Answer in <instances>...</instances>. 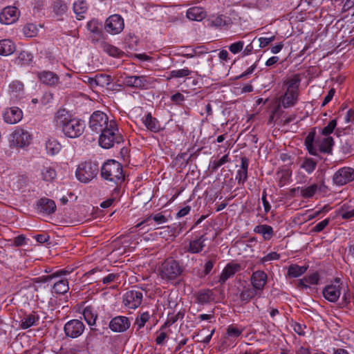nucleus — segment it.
<instances>
[{"label": "nucleus", "instance_id": "nucleus-1", "mask_svg": "<svg viewBox=\"0 0 354 354\" xmlns=\"http://www.w3.org/2000/svg\"><path fill=\"white\" fill-rule=\"evenodd\" d=\"M57 127L62 129L63 133L68 138H79L84 131V121L72 118L65 109H59L55 115Z\"/></svg>", "mask_w": 354, "mask_h": 354}, {"label": "nucleus", "instance_id": "nucleus-2", "mask_svg": "<svg viewBox=\"0 0 354 354\" xmlns=\"http://www.w3.org/2000/svg\"><path fill=\"white\" fill-rule=\"evenodd\" d=\"M101 176L115 184L123 181L124 176L122 165L115 160H108L101 167Z\"/></svg>", "mask_w": 354, "mask_h": 354}, {"label": "nucleus", "instance_id": "nucleus-3", "mask_svg": "<svg viewBox=\"0 0 354 354\" xmlns=\"http://www.w3.org/2000/svg\"><path fill=\"white\" fill-rule=\"evenodd\" d=\"M118 129L114 120H111L109 127L101 131L99 137V145L104 149H110L114 144H120L124 139L121 134L118 133Z\"/></svg>", "mask_w": 354, "mask_h": 354}, {"label": "nucleus", "instance_id": "nucleus-4", "mask_svg": "<svg viewBox=\"0 0 354 354\" xmlns=\"http://www.w3.org/2000/svg\"><path fill=\"white\" fill-rule=\"evenodd\" d=\"M184 271V267L177 260L172 257L167 258L162 263L160 274L162 279L174 280L177 279Z\"/></svg>", "mask_w": 354, "mask_h": 354}, {"label": "nucleus", "instance_id": "nucleus-5", "mask_svg": "<svg viewBox=\"0 0 354 354\" xmlns=\"http://www.w3.org/2000/svg\"><path fill=\"white\" fill-rule=\"evenodd\" d=\"M156 80L146 75H127L123 78L124 86L139 90H147L151 88Z\"/></svg>", "mask_w": 354, "mask_h": 354}, {"label": "nucleus", "instance_id": "nucleus-6", "mask_svg": "<svg viewBox=\"0 0 354 354\" xmlns=\"http://www.w3.org/2000/svg\"><path fill=\"white\" fill-rule=\"evenodd\" d=\"M99 171V167L96 162H84L79 165L75 176L82 183H88L93 179Z\"/></svg>", "mask_w": 354, "mask_h": 354}, {"label": "nucleus", "instance_id": "nucleus-7", "mask_svg": "<svg viewBox=\"0 0 354 354\" xmlns=\"http://www.w3.org/2000/svg\"><path fill=\"white\" fill-rule=\"evenodd\" d=\"M30 133L21 128H17L10 135L9 138L10 147L24 148L31 142Z\"/></svg>", "mask_w": 354, "mask_h": 354}, {"label": "nucleus", "instance_id": "nucleus-8", "mask_svg": "<svg viewBox=\"0 0 354 354\" xmlns=\"http://www.w3.org/2000/svg\"><path fill=\"white\" fill-rule=\"evenodd\" d=\"M110 124L111 120H109L106 113L100 111H96L90 116L88 127L91 131L98 133L108 129Z\"/></svg>", "mask_w": 354, "mask_h": 354}, {"label": "nucleus", "instance_id": "nucleus-9", "mask_svg": "<svg viewBox=\"0 0 354 354\" xmlns=\"http://www.w3.org/2000/svg\"><path fill=\"white\" fill-rule=\"evenodd\" d=\"M143 294L140 290L133 289L127 291L122 296V303L129 309L138 308L142 301Z\"/></svg>", "mask_w": 354, "mask_h": 354}, {"label": "nucleus", "instance_id": "nucleus-10", "mask_svg": "<svg viewBox=\"0 0 354 354\" xmlns=\"http://www.w3.org/2000/svg\"><path fill=\"white\" fill-rule=\"evenodd\" d=\"M84 323L76 319L67 322L64 327L66 336L73 339L80 337L84 333Z\"/></svg>", "mask_w": 354, "mask_h": 354}, {"label": "nucleus", "instance_id": "nucleus-11", "mask_svg": "<svg viewBox=\"0 0 354 354\" xmlns=\"http://www.w3.org/2000/svg\"><path fill=\"white\" fill-rule=\"evenodd\" d=\"M354 180V169L349 167L339 169L333 176V183L338 186L344 185Z\"/></svg>", "mask_w": 354, "mask_h": 354}, {"label": "nucleus", "instance_id": "nucleus-12", "mask_svg": "<svg viewBox=\"0 0 354 354\" xmlns=\"http://www.w3.org/2000/svg\"><path fill=\"white\" fill-rule=\"evenodd\" d=\"M124 28V20L119 15H113L108 17L105 21V30L111 34L117 35Z\"/></svg>", "mask_w": 354, "mask_h": 354}, {"label": "nucleus", "instance_id": "nucleus-13", "mask_svg": "<svg viewBox=\"0 0 354 354\" xmlns=\"http://www.w3.org/2000/svg\"><path fill=\"white\" fill-rule=\"evenodd\" d=\"M20 12L15 6H7L0 13V22L2 24L10 25L15 23L19 17Z\"/></svg>", "mask_w": 354, "mask_h": 354}, {"label": "nucleus", "instance_id": "nucleus-14", "mask_svg": "<svg viewBox=\"0 0 354 354\" xmlns=\"http://www.w3.org/2000/svg\"><path fill=\"white\" fill-rule=\"evenodd\" d=\"M206 233L201 234L200 236L196 237L189 242V244L185 248V251L191 254L201 253L205 247V241H207Z\"/></svg>", "mask_w": 354, "mask_h": 354}, {"label": "nucleus", "instance_id": "nucleus-15", "mask_svg": "<svg viewBox=\"0 0 354 354\" xmlns=\"http://www.w3.org/2000/svg\"><path fill=\"white\" fill-rule=\"evenodd\" d=\"M130 320L124 316H116L109 323V328L113 332L122 333L129 328Z\"/></svg>", "mask_w": 354, "mask_h": 354}, {"label": "nucleus", "instance_id": "nucleus-16", "mask_svg": "<svg viewBox=\"0 0 354 354\" xmlns=\"http://www.w3.org/2000/svg\"><path fill=\"white\" fill-rule=\"evenodd\" d=\"M3 118L6 123L15 124L21 121L23 118V112L19 108L12 106L3 111Z\"/></svg>", "mask_w": 354, "mask_h": 354}, {"label": "nucleus", "instance_id": "nucleus-17", "mask_svg": "<svg viewBox=\"0 0 354 354\" xmlns=\"http://www.w3.org/2000/svg\"><path fill=\"white\" fill-rule=\"evenodd\" d=\"M267 274L263 270L254 272L250 277L252 287L258 292H261L267 283Z\"/></svg>", "mask_w": 354, "mask_h": 354}, {"label": "nucleus", "instance_id": "nucleus-18", "mask_svg": "<svg viewBox=\"0 0 354 354\" xmlns=\"http://www.w3.org/2000/svg\"><path fill=\"white\" fill-rule=\"evenodd\" d=\"M37 77L43 84L50 86H55L59 82L58 75L53 71H43L38 72Z\"/></svg>", "mask_w": 354, "mask_h": 354}, {"label": "nucleus", "instance_id": "nucleus-19", "mask_svg": "<svg viewBox=\"0 0 354 354\" xmlns=\"http://www.w3.org/2000/svg\"><path fill=\"white\" fill-rule=\"evenodd\" d=\"M322 293L326 300L335 302L341 295V288L339 285H328L324 288Z\"/></svg>", "mask_w": 354, "mask_h": 354}, {"label": "nucleus", "instance_id": "nucleus-20", "mask_svg": "<svg viewBox=\"0 0 354 354\" xmlns=\"http://www.w3.org/2000/svg\"><path fill=\"white\" fill-rule=\"evenodd\" d=\"M38 211L46 214H51L56 210L54 201L48 198H41L37 203Z\"/></svg>", "mask_w": 354, "mask_h": 354}, {"label": "nucleus", "instance_id": "nucleus-21", "mask_svg": "<svg viewBox=\"0 0 354 354\" xmlns=\"http://www.w3.org/2000/svg\"><path fill=\"white\" fill-rule=\"evenodd\" d=\"M241 270V265L239 263H228L224 268L219 277V283H224L225 281Z\"/></svg>", "mask_w": 354, "mask_h": 354}, {"label": "nucleus", "instance_id": "nucleus-22", "mask_svg": "<svg viewBox=\"0 0 354 354\" xmlns=\"http://www.w3.org/2000/svg\"><path fill=\"white\" fill-rule=\"evenodd\" d=\"M249 160L246 157L241 158V168L236 171V180L239 185H243L248 180Z\"/></svg>", "mask_w": 354, "mask_h": 354}, {"label": "nucleus", "instance_id": "nucleus-23", "mask_svg": "<svg viewBox=\"0 0 354 354\" xmlns=\"http://www.w3.org/2000/svg\"><path fill=\"white\" fill-rule=\"evenodd\" d=\"M39 319V315L34 311L29 314H25L21 318L20 327L25 330L32 326H37Z\"/></svg>", "mask_w": 354, "mask_h": 354}, {"label": "nucleus", "instance_id": "nucleus-24", "mask_svg": "<svg viewBox=\"0 0 354 354\" xmlns=\"http://www.w3.org/2000/svg\"><path fill=\"white\" fill-rule=\"evenodd\" d=\"M297 97L298 93H292L286 90L285 93L280 97L279 101L284 108H288L294 106L297 103Z\"/></svg>", "mask_w": 354, "mask_h": 354}, {"label": "nucleus", "instance_id": "nucleus-25", "mask_svg": "<svg viewBox=\"0 0 354 354\" xmlns=\"http://www.w3.org/2000/svg\"><path fill=\"white\" fill-rule=\"evenodd\" d=\"M187 17L193 21H201L206 17V12L201 7H192L186 12Z\"/></svg>", "mask_w": 354, "mask_h": 354}, {"label": "nucleus", "instance_id": "nucleus-26", "mask_svg": "<svg viewBox=\"0 0 354 354\" xmlns=\"http://www.w3.org/2000/svg\"><path fill=\"white\" fill-rule=\"evenodd\" d=\"M254 232L262 235L265 241L270 240L274 234L273 228L270 225L266 224L257 225L254 229Z\"/></svg>", "mask_w": 354, "mask_h": 354}, {"label": "nucleus", "instance_id": "nucleus-27", "mask_svg": "<svg viewBox=\"0 0 354 354\" xmlns=\"http://www.w3.org/2000/svg\"><path fill=\"white\" fill-rule=\"evenodd\" d=\"M143 123L147 129L153 132H158L161 129L160 124L156 118L148 113L143 119Z\"/></svg>", "mask_w": 354, "mask_h": 354}, {"label": "nucleus", "instance_id": "nucleus-28", "mask_svg": "<svg viewBox=\"0 0 354 354\" xmlns=\"http://www.w3.org/2000/svg\"><path fill=\"white\" fill-rule=\"evenodd\" d=\"M15 50V44L10 39H2L0 41V55L8 56L12 54Z\"/></svg>", "mask_w": 354, "mask_h": 354}, {"label": "nucleus", "instance_id": "nucleus-29", "mask_svg": "<svg viewBox=\"0 0 354 354\" xmlns=\"http://www.w3.org/2000/svg\"><path fill=\"white\" fill-rule=\"evenodd\" d=\"M259 292L253 288L249 286H243L242 291L240 292L239 299L243 303H248Z\"/></svg>", "mask_w": 354, "mask_h": 354}, {"label": "nucleus", "instance_id": "nucleus-30", "mask_svg": "<svg viewBox=\"0 0 354 354\" xmlns=\"http://www.w3.org/2000/svg\"><path fill=\"white\" fill-rule=\"evenodd\" d=\"M82 315L88 325L93 326L95 324L97 315L93 307L86 306L84 309Z\"/></svg>", "mask_w": 354, "mask_h": 354}, {"label": "nucleus", "instance_id": "nucleus-31", "mask_svg": "<svg viewBox=\"0 0 354 354\" xmlns=\"http://www.w3.org/2000/svg\"><path fill=\"white\" fill-rule=\"evenodd\" d=\"M333 145V138L331 136H326L322 140L319 145L320 152L331 154Z\"/></svg>", "mask_w": 354, "mask_h": 354}, {"label": "nucleus", "instance_id": "nucleus-32", "mask_svg": "<svg viewBox=\"0 0 354 354\" xmlns=\"http://www.w3.org/2000/svg\"><path fill=\"white\" fill-rule=\"evenodd\" d=\"M100 47L102 50L112 57H121L124 53L117 47L112 46L106 42L102 41L100 43Z\"/></svg>", "mask_w": 354, "mask_h": 354}, {"label": "nucleus", "instance_id": "nucleus-33", "mask_svg": "<svg viewBox=\"0 0 354 354\" xmlns=\"http://www.w3.org/2000/svg\"><path fill=\"white\" fill-rule=\"evenodd\" d=\"M87 4L84 0H78L73 3V10L77 15V19L80 20L84 18V14L87 10Z\"/></svg>", "mask_w": 354, "mask_h": 354}, {"label": "nucleus", "instance_id": "nucleus-34", "mask_svg": "<svg viewBox=\"0 0 354 354\" xmlns=\"http://www.w3.org/2000/svg\"><path fill=\"white\" fill-rule=\"evenodd\" d=\"M213 299V292L210 290H200L196 295V300L198 304H205Z\"/></svg>", "mask_w": 354, "mask_h": 354}, {"label": "nucleus", "instance_id": "nucleus-35", "mask_svg": "<svg viewBox=\"0 0 354 354\" xmlns=\"http://www.w3.org/2000/svg\"><path fill=\"white\" fill-rule=\"evenodd\" d=\"M315 138V131H310L305 139V145L309 153L313 156L317 155V150L313 145Z\"/></svg>", "mask_w": 354, "mask_h": 354}, {"label": "nucleus", "instance_id": "nucleus-36", "mask_svg": "<svg viewBox=\"0 0 354 354\" xmlns=\"http://www.w3.org/2000/svg\"><path fill=\"white\" fill-rule=\"evenodd\" d=\"M53 291L57 294H65L69 290L67 279H61L56 281L53 287Z\"/></svg>", "mask_w": 354, "mask_h": 354}, {"label": "nucleus", "instance_id": "nucleus-37", "mask_svg": "<svg viewBox=\"0 0 354 354\" xmlns=\"http://www.w3.org/2000/svg\"><path fill=\"white\" fill-rule=\"evenodd\" d=\"M307 267L299 266L296 264H292L288 267V275L292 278H296L301 276L306 272Z\"/></svg>", "mask_w": 354, "mask_h": 354}, {"label": "nucleus", "instance_id": "nucleus-38", "mask_svg": "<svg viewBox=\"0 0 354 354\" xmlns=\"http://www.w3.org/2000/svg\"><path fill=\"white\" fill-rule=\"evenodd\" d=\"M209 22L213 26L221 27L230 24L231 23V19L225 15H220L216 17H212L209 20Z\"/></svg>", "mask_w": 354, "mask_h": 354}, {"label": "nucleus", "instance_id": "nucleus-39", "mask_svg": "<svg viewBox=\"0 0 354 354\" xmlns=\"http://www.w3.org/2000/svg\"><path fill=\"white\" fill-rule=\"evenodd\" d=\"M47 153L52 156L57 154L61 149V145L55 139L48 140L46 143Z\"/></svg>", "mask_w": 354, "mask_h": 354}, {"label": "nucleus", "instance_id": "nucleus-40", "mask_svg": "<svg viewBox=\"0 0 354 354\" xmlns=\"http://www.w3.org/2000/svg\"><path fill=\"white\" fill-rule=\"evenodd\" d=\"M301 79L298 75H295L292 78L286 82L287 91L290 92L298 93L299 86L300 84Z\"/></svg>", "mask_w": 354, "mask_h": 354}, {"label": "nucleus", "instance_id": "nucleus-41", "mask_svg": "<svg viewBox=\"0 0 354 354\" xmlns=\"http://www.w3.org/2000/svg\"><path fill=\"white\" fill-rule=\"evenodd\" d=\"M95 76L96 87H105L109 86L112 82V78L110 75L106 74H97Z\"/></svg>", "mask_w": 354, "mask_h": 354}, {"label": "nucleus", "instance_id": "nucleus-42", "mask_svg": "<svg viewBox=\"0 0 354 354\" xmlns=\"http://www.w3.org/2000/svg\"><path fill=\"white\" fill-rule=\"evenodd\" d=\"M41 174L42 179L48 182L53 181L57 176L55 170L50 167H44L41 169Z\"/></svg>", "mask_w": 354, "mask_h": 354}, {"label": "nucleus", "instance_id": "nucleus-43", "mask_svg": "<svg viewBox=\"0 0 354 354\" xmlns=\"http://www.w3.org/2000/svg\"><path fill=\"white\" fill-rule=\"evenodd\" d=\"M192 71L188 68H184L178 70H173L169 72L167 80L173 78H181L189 76Z\"/></svg>", "mask_w": 354, "mask_h": 354}, {"label": "nucleus", "instance_id": "nucleus-44", "mask_svg": "<svg viewBox=\"0 0 354 354\" xmlns=\"http://www.w3.org/2000/svg\"><path fill=\"white\" fill-rule=\"evenodd\" d=\"M9 91L15 97L20 96L24 92V84L19 81H14L9 85Z\"/></svg>", "mask_w": 354, "mask_h": 354}, {"label": "nucleus", "instance_id": "nucleus-45", "mask_svg": "<svg viewBox=\"0 0 354 354\" xmlns=\"http://www.w3.org/2000/svg\"><path fill=\"white\" fill-rule=\"evenodd\" d=\"M52 6L57 15H62L67 10V6L62 0H55Z\"/></svg>", "mask_w": 354, "mask_h": 354}, {"label": "nucleus", "instance_id": "nucleus-46", "mask_svg": "<svg viewBox=\"0 0 354 354\" xmlns=\"http://www.w3.org/2000/svg\"><path fill=\"white\" fill-rule=\"evenodd\" d=\"M32 56L28 51H21L16 58L15 62L18 65L28 64L32 60Z\"/></svg>", "mask_w": 354, "mask_h": 354}, {"label": "nucleus", "instance_id": "nucleus-47", "mask_svg": "<svg viewBox=\"0 0 354 354\" xmlns=\"http://www.w3.org/2000/svg\"><path fill=\"white\" fill-rule=\"evenodd\" d=\"M318 190V185L313 184L307 187L301 188V196L305 198H311Z\"/></svg>", "mask_w": 354, "mask_h": 354}, {"label": "nucleus", "instance_id": "nucleus-48", "mask_svg": "<svg viewBox=\"0 0 354 354\" xmlns=\"http://www.w3.org/2000/svg\"><path fill=\"white\" fill-rule=\"evenodd\" d=\"M317 162L313 158H306L301 165V168L304 169L307 173H312L316 168Z\"/></svg>", "mask_w": 354, "mask_h": 354}, {"label": "nucleus", "instance_id": "nucleus-49", "mask_svg": "<svg viewBox=\"0 0 354 354\" xmlns=\"http://www.w3.org/2000/svg\"><path fill=\"white\" fill-rule=\"evenodd\" d=\"M151 220H153L157 224H162L167 221V218L160 213L154 215L151 214L146 218L142 223L138 224L137 226L138 227L143 223H148Z\"/></svg>", "mask_w": 354, "mask_h": 354}, {"label": "nucleus", "instance_id": "nucleus-50", "mask_svg": "<svg viewBox=\"0 0 354 354\" xmlns=\"http://www.w3.org/2000/svg\"><path fill=\"white\" fill-rule=\"evenodd\" d=\"M71 272H72V269H71V268L70 269L65 268V269H62V270H57L55 272L53 273L52 274H49V275L44 277L43 281L48 282V281L52 280L53 279L67 275V274H70Z\"/></svg>", "mask_w": 354, "mask_h": 354}, {"label": "nucleus", "instance_id": "nucleus-51", "mask_svg": "<svg viewBox=\"0 0 354 354\" xmlns=\"http://www.w3.org/2000/svg\"><path fill=\"white\" fill-rule=\"evenodd\" d=\"M38 29L37 26L33 24H27L23 28V32L27 37H35L37 34Z\"/></svg>", "mask_w": 354, "mask_h": 354}, {"label": "nucleus", "instance_id": "nucleus-52", "mask_svg": "<svg viewBox=\"0 0 354 354\" xmlns=\"http://www.w3.org/2000/svg\"><path fill=\"white\" fill-rule=\"evenodd\" d=\"M150 318V315L148 312L142 313L139 316H138L135 321V325L138 326V329H140L149 321Z\"/></svg>", "mask_w": 354, "mask_h": 354}, {"label": "nucleus", "instance_id": "nucleus-53", "mask_svg": "<svg viewBox=\"0 0 354 354\" xmlns=\"http://www.w3.org/2000/svg\"><path fill=\"white\" fill-rule=\"evenodd\" d=\"M339 215L343 219H349L354 217V207L350 209L348 205L344 204L341 207Z\"/></svg>", "mask_w": 354, "mask_h": 354}, {"label": "nucleus", "instance_id": "nucleus-54", "mask_svg": "<svg viewBox=\"0 0 354 354\" xmlns=\"http://www.w3.org/2000/svg\"><path fill=\"white\" fill-rule=\"evenodd\" d=\"M183 312H178L177 314L174 315H171L169 317L165 323V324L161 327V330L164 329L167 326H171L176 323L178 319H182L184 317Z\"/></svg>", "mask_w": 354, "mask_h": 354}, {"label": "nucleus", "instance_id": "nucleus-55", "mask_svg": "<svg viewBox=\"0 0 354 354\" xmlns=\"http://www.w3.org/2000/svg\"><path fill=\"white\" fill-rule=\"evenodd\" d=\"M337 126V120L335 119L330 120L328 124L322 130V134L324 136H330Z\"/></svg>", "mask_w": 354, "mask_h": 354}, {"label": "nucleus", "instance_id": "nucleus-56", "mask_svg": "<svg viewBox=\"0 0 354 354\" xmlns=\"http://www.w3.org/2000/svg\"><path fill=\"white\" fill-rule=\"evenodd\" d=\"M354 299V294L351 292L349 290L345 292L342 297V305L344 307L348 308L349 305L352 303V300Z\"/></svg>", "mask_w": 354, "mask_h": 354}, {"label": "nucleus", "instance_id": "nucleus-57", "mask_svg": "<svg viewBox=\"0 0 354 354\" xmlns=\"http://www.w3.org/2000/svg\"><path fill=\"white\" fill-rule=\"evenodd\" d=\"M243 46H244L243 41H239L237 42L232 44L229 46V50L233 54H236L243 50Z\"/></svg>", "mask_w": 354, "mask_h": 354}, {"label": "nucleus", "instance_id": "nucleus-58", "mask_svg": "<svg viewBox=\"0 0 354 354\" xmlns=\"http://www.w3.org/2000/svg\"><path fill=\"white\" fill-rule=\"evenodd\" d=\"M229 161H230V160L228 158V155L223 156L218 160H214L212 162V171H216L221 165H224L225 163H226V162H227Z\"/></svg>", "mask_w": 354, "mask_h": 354}, {"label": "nucleus", "instance_id": "nucleus-59", "mask_svg": "<svg viewBox=\"0 0 354 354\" xmlns=\"http://www.w3.org/2000/svg\"><path fill=\"white\" fill-rule=\"evenodd\" d=\"M329 222L330 218H327L315 225L311 231L313 232H320L328 225Z\"/></svg>", "mask_w": 354, "mask_h": 354}, {"label": "nucleus", "instance_id": "nucleus-60", "mask_svg": "<svg viewBox=\"0 0 354 354\" xmlns=\"http://www.w3.org/2000/svg\"><path fill=\"white\" fill-rule=\"evenodd\" d=\"M341 149L344 154L351 153L354 151L351 143L348 140L342 141Z\"/></svg>", "mask_w": 354, "mask_h": 354}, {"label": "nucleus", "instance_id": "nucleus-61", "mask_svg": "<svg viewBox=\"0 0 354 354\" xmlns=\"http://www.w3.org/2000/svg\"><path fill=\"white\" fill-rule=\"evenodd\" d=\"M304 280L308 284H317L319 280V277L317 273L315 272L312 274H310L308 276H306L304 277Z\"/></svg>", "mask_w": 354, "mask_h": 354}, {"label": "nucleus", "instance_id": "nucleus-62", "mask_svg": "<svg viewBox=\"0 0 354 354\" xmlns=\"http://www.w3.org/2000/svg\"><path fill=\"white\" fill-rule=\"evenodd\" d=\"M243 330H239L238 328L230 326L227 328V333L229 336L233 337H237L242 333Z\"/></svg>", "mask_w": 354, "mask_h": 354}, {"label": "nucleus", "instance_id": "nucleus-63", "mask_svg": "<svg viewBox=\"0 0 354 354\" xmlns=\"http://www.w3.org/2000/svg\"><path fill=\"white\" fill-rule=\"evenodd\" d=\"M119 277L118 274L110 273L107 276L102 278V281L104 284L108 285L112 282L115 281Z\"/></svg>", "mask_w": 354, "mask_h": 354}, {"label": "nucleus", "instance_id": "nucleus-64", "mask_svg": "<svg viewBox=\"0 0 354 354\" xmlns=\"http://www.w3.org/2000/svg\"><path fill=\"white\" fill-rule=\"evenodd\" d=\"M280 258V254L276 252H272L261 259V262H267L272 260H277Z\"/></svg>", "mask_w": 354, "mask_h": 354}]
</instances>
